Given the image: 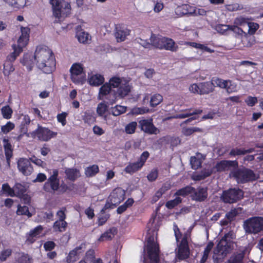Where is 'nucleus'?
I'll use <instances>...</instances> for the list:
<instances>
[{"mask_svg":"<svg viewBox=\"0 0 263 263\" xmlns=\"http://www.w3.org/2000/svg\"><path fill=\"white\" fill-rule=\"evenodd\" d=\"M36 65L43 72L50 73L56 65L55 56L52 50L46 46H38L34 53Z\"/></svg>","mask_w":263,"mask_h":263,"instance_id":"nucleus-1","label":"nucleus"},{"mask_svg":"<svg viewBox=\"0 0 263 263\" xmlns=\"http://www.w3.org/2000/svg\"><path fill=\"white\" fill-rule=\"evenodd\" d=\"M49 4L51 5L53 16L57 22L70 13L71 5L65 0H50Z\"/></svg>","mask_w":263,"mask_h":263,"instance_id":"nucleus-2","label":"nucleus"},{"mask_svg":"<svg viewBox=\"0 0 263 263\" xmlns=\"http://www.w3.org/2000/svg\"><path fill=\"white\" fill-rule=\"evenodd\" d=\"M111 87L117 88V93L121 98L127 96L130 91L131 87L128 81L124 78L115 76L108 82Z\"/></svg>","mask_w":263,"mask_h":263,"instance_id":"nucleus-3","label":"nucleus"},{"mask_svg":"<svg viewBox=\"0 0 263 263\" xmlns=\"http://www.w3.org/2000/svg\"><path fill=\"white\" fill-rule=\"evenodd\" d=\"M146 250L150 263H159V248L154 234L147 238Z\"/></svg>","mask_w":263,"mask_h":263,"instance_id":"nucleus-4","label":"nucleus"},{"mask_svg":"<svg viewBox=\"0 0 263 263\" xmlns=\"http://www.w3.org/2000/svg\"><path fill=\"white\" fill-rule=\"evenodd\" d=\"M243 227L246 233L257 234L263 231V218H250L244 221Z\"/></svg>","mask_w":263,"mask_h":263,"instance_id":"nucleus-5","label":"nucleus"},{"mask_svg":"<svg viewBox=\"0 0 263 263\" xmlns=\"http://www.w3.org/2000/svg\"><path fill=\"white\" fill-rule=\"evenodd\" d=\"M70 79L73 83L82 85L86 80V73L83 64L80 63H73L70 69Z\"/></svg>","mask_w":263,"mask_h":263,"instance_id":"nucleus-6","label":"nucleus"},{"mask_svg":"<svg viewBox=\"0 0 263 263\" xmlns=\"http://www.w3.org/2000/svg\"><path fill=\"white\" fill-rule=\"evenodd\" d=\"M234 245V243L232 241H228L225 236L218 243L214 254L217 255V258H223L233 249Z\"/></svg>","mask_w":263,"mask_h":263,"instance_id":"nucleus-7","label":"nucleus"},{"mask_svg":"<svg viewBox=\"0 0 263 263\" xmlns=\"http://www.w3.org/2000/svg\"><path fill=\"white\" fill-rule=\"evenodd\" d=\"M230 176L233 177L238 183H245L256 179L258 176L252 171L247 169L238 170L232 172Z\"/></svg>","mask_w":263,"mask_h":263,"instance_id":"nucleus-8","label":"nucleus"},{"mask_svg":"<svg viewBox=\"0 0 263 263\" xmlns=\"http://www.w3.org/2000/svg\"><path fill=\"white\" fill-rule=\"evenodd\" d=\"M125 191L121 187L114 189L110 193L104 208H114L125 198Z\"/></svg>","mask_w":263,"mask_h":263,"instance_id":"nucleus-9","label":"nucleus"},{"mask_svg":"<svg viewBox=\"0 0 263 263\" xmlns=\"http://www.w3.org/2000/svg\"><path fill=\"white\" fill-rule=\"evenodd\" d=\"M149 154L148 152H144L140 156L137 162L130 163L124 168V171L128 174H132L140 170L144 165Z\"/></svg>","mask_w":263,"mask_h":263,"instance_id":"nucleus-10","label":"nucleus"},{"mask_svg":"<svg viewBox=\"0 0 263 263\" xmlns=\"http://www.w3.org/2000/svg\"><path fill=\"white\" fill-rule=\"evenodd\" d=\"M59 172L58 170H52V174L44 184V190L50 193L54 192L59 189L60 180L58 178Z\"/></svg>","mask_w":263,"mask_h":263,"instance_id":"nucleus-11","label":"nucleus"},{"mask_svg":"<svg viewBox=\"0 0 263 263\" xmlns=\"http://www.w3.org/2000/svg\"><path fill=\"white\" fill-rule=\"evenodd\" d=\"M33 134L40 140L43 141H48L57 135V133L40 125H38L37 128L33 132Z\"/></svg>","mask_w":263,"mask_h":263,"instance_id":"nucleus-12","label":"nucleus"},{"mask_svg":"<svg viewBox=\"0 0 263 263\" xmlns=\"http://www.w3.org/2000/svg\"><path fill=\"white\" fill-rule=\"evenodd\" d=\"M243 197V192L239 189H230L223 192L222 199L224 202L233 203Z\"/></svg>","mask_w":263,"mask_h":263,"instance_id":"nucleus-13","label":"nucleus"},{"mask_svg":"<svg viewBox=\"0 0 263 263\" xmlns=\"http://www.w3.org/2000/svg\"><path fill=\"white\" fill-rule=\"evenodd\" d=\"M190 252L188 243L186 237H184L178 246L176 252V257L180 260L187 258L189 256Z\"/></svg>","mask_w":263,"mask_h":263,"instance_id":"nucleus-14","label":"nucleus"},{"mask_svg":"<svg viewBox=\"0 0 263 263\" xmlns=\"http://www.w3.org/2000/svg\"><path fill=\"white\" fill-rule=\"evenodd\" d=\"M139 123L141 130L145 133L155 135L159 133V130L153 124L152 118L141 120L139 122Z\"/></svg>","mask_w":263,"mask_h":263,"instance_id":"nucleus-15","label":"nucleus"},{"mask_svg":"<svg viewBox=\"0 0 263 263\" xmlns=\"http://www.w3.org/2000/svg\"><path fill=\"white\" fill-rule=\"evenodd\" d=\"M202 112V110L201 109H196L194 111H192L191 110H186L183 113H180L177 115H176L172 117V118L175 119H184L187 117H189L190 116H193V117L189 118L183 122L181 124V126H182L183 124L188 123L193 120H196L198 119L197 115H200Z\"/></svg>","mask_w":263,"mask_h":263,"instance_id":"nucleus-16","label":"nucleus"},{"mask_svg":"<svg viewBox=\"0 0 263 263\" xmlns=\"http://www.w3.org/2000/svg\"><path fill=\"white\" fill-rule=\"evenodd\" d=\"M17 167L19 171L26 176L30 175L33 170L29 160L23 158L18 159Z\"/></svg>","mask_w":263,"mask_h":263,"instance_id":"nucleus-17","label":"nucleus"},{"mask_svg":"<svg viewBox=\"0 0 263 263\" xmlns=\"http://www.w3.org/2000/svg\"><path fill=\"white\" fill-rule=\"evenodd\" d=\"M43 228L41 226H38L34 229L31 230L27 234L26 242L29 243H33L36 239L43 236L45 234L43 233Z\"/></svg>","mask_w":263,"mask_h":263,"instance_id":"nucleus-18","label":"nucleus"},{"mask_svg":"<svg viewBox=\"0 0 263 263\" xmlns=\"http://www.w3.org/2000/svg\"><path fill=\"white\" fill-rule=\"evenodd\" d=\"M238 166L236 161L223 160L217 163L214 167L217 172H222L229 170L231 167H236Z\"/></svg>","mask_w":263,"mask_h":263,"instance_id":"nucleus-19","label":"nucleus"},{"mask_svg":"<svg viewBox=\"0 0 263 263\" xmlns=\"http://www.w3.org/2000/svg\"><path fill=\"white\" fill-rule=\"evenodd\" d=\"M105 79L103 75L99 73H89L87 79L88 83L92 86H99L103 84Z\"/></svg>","mask_w":263,"mask_h":263,"instance_id":"nucleus-20","label":"nucleus"},{"mask_svg":"<svg viewBox=\"0 0 263 263\" xmlns=\"http://www.w3.org/2000/svg\"><path fill=\"white\" fill-rule=\"evenodd\" d=\"M192 197L193 200L201 201L205 200L208 196L207 190L206 188L199 187L193 190Z\"/></svg>","mask_w":263,"mask_h":263,"instance_id":"nucleus-21","label":"nucleus"},{"mask_svg":"<svg viewBox=\"0 0 263 263\" xmlns=\"http://www.w3.org/2000/svg\"><path fill=\"white\" fill-rule=\"evenodd\" d=\"M248 18L243 17L242 16H238L234 21V24L231 25L232 27H235L237 29H233V31L236 32L238 34H241L243 32V30L239 27V26H243L248 24Z\"/></svg>","mask_w":263,"mask_h":263,"instance_id":"nucleus-22","label":"nucleus"},{"mask_svg":"<svg viewBox=\"0 0 263 263\" xmlns=\"http://www.w3.org/2000/svg\"><path fill=\"white\" fill-rule=\"evenodd\" d=\"M161 42L162 44L159 45V49H165L172 51H176L177 49L175 42L171 39L164 37Z\"/></svg>","mask_w":263,"mask_h":263,"instance_id":"nucleus-23","label":"nucleus"},{"mask_svg":"<svg viewBox=\"0 0 263 263\" xmlns=\"http://www.w3.org/2000/svg\"><path fill=\"white\" fill-rule=\"evenodd\" d=\"M82 247H79L71 251L66 257L67 262L74 263L76 262L79 258V256L82 252Z\"/></svg>","mask_w":263,"mask_h":263,"instance_id":"nucleus-24","label":"nucleus"},{"mask_svg":"<svg viewBox=\"0 0 263 263\" xmlns=\"http://www.w3.org/2000/svg\"><path fill=\"white\" fill-rule=\"evenodd\" d=\"M204 159L205 156L200 153H197L196 156L191 157L190 158V164L192 168L194 170L199 168Z\"/></svg>","mask_w":263,"mask_h":263,"instance_id":"nucleus-25","label":"nucleus"},{"mask_svg":"<svg viewBox=\"0 0 263 263\" xmlns=\"http://www.w3.org/2000/svg\"><path fill=\"white\" fill-rule=\"evenodd\" d=\"M130 30L126 28H117L116 32L115 33V37L118 42L124 41L126 37L129 34Z\"/></svg>","mask_w":263,"mask_h":263,"instance_id":"nucleus-26","label":"nucleus"},{"mask_svg":"<svg viewBox=\"0 0 263 263\" xmlns=\"http://www.w3.org/2000/svg\"><path fill=\"white\" fill-rule=\"evenodd\" d=\"M3 144L5 151V154L8 165H10V159L12 156V146L8 139L4 138L3 140Z\"/></svg>","mask_w":263,"mask_h":263,"instance_id":"nucleus-27","label":"nucleus"},{"mask_svg":"<svg viewBox=\"0 0 263 263\" xmlns=\"http://www.w3.org/2000/svg\"><path fill=\"white\" fill-rule=\"evenodd\" d=\"M34 55L27 53L24 55L21 62L24 66H26L28 70H30L34 65Z\"/></svg>","mask_w":263,"mask_h":263,"instance_id":"nucleus-28","label":"nucleus"},{"mask_svg":"<svg viewBox=\"0 0 263 263\" xmlns=\"http://www.w3.org/2000/svg\"><path fill=\"white\" fill-rule=\"evenodd\" d=\"M117 229L115 228H112L106 231L98 238V242H104L111 240L116 234Z\"/></svg>","mask_w":263,"mask_h":263,"instance_id":"nucleus-29","label":"nucleus"},{"mask_svg":"<svg viewBox=\"0 0 263 263\" xmlns=\"http://www.w3.org/2000/svg\"><path fill=\"white\" fill-rule=\"evenodd\" d=\"M212 173V170L211 169L204 168L200 173L193 174L192 178L196 181L201 180L210 176Z\"/></svg>","mask_w":263,"mask_h":263,"instance_id":"nucleus-30","label":"nucleus"},{"mask_svg":"<svg viewBox=\"0 0 263 263\" xmlns=\"http://www.w3.org/2000/svg\"><path fill=\"white\" fill-rule=\"evenodd\" d=\"M111 91V87L108 83L104 84L99 89L98 99L99 100H104L106 96L108 95Z\"/></svg>","mask_w":263,"mask_h":263,"instance_id":"nucleus-31","label":"nucleus"},{"mask_svg":"<svg viewBox=\"0 0 263 263\" xmlns=\"http://www.w3.org/2000/svg\"><path fill=\"white\" fill-rule=\"evenodd\" d=\"M200 95L209 94L214 91V86L211 81L200 83Z\"/></svg>","mask_w":263,"mask_h":263,"instance_id":"nucleus-32","label":"nucleus"},{"mask_svg":"<svg viewBox=\"0 0 263 263\" xmlns=\"http://www.w3.org/2000/svg\"><path fill=\"white\" fill-rule=\"evenodd\" d=\"M76 37L78 41L82 44H88L91 41V36L88 33L84 31H78Z\"/></svg>","mask_w":263,"mask_h":263,"instance_id":"nucleus-33","label":"nucleus"},{"mask_svg":"<svg viewBox=\"0 0 263 263\" xmlns=\"http://www.w3.org/2000/svg\"><path fill=\"white\" fill-rule=\"evenodd\" d=\"M27 189V186L24 183H16L13 186L14 196L21 197L25 193Z\"/></svg>","mask_w":263,"mask_h":263,"instance_id":"nucleus-34","label":"nucleus"},{"mask_svg":"<svg viewBox=\"0 0 263 263\" xmlns=\"http://www.w3.org/2000/svg\"><path fill=\"white\" fill-rule=\"evenodd\" d=\"M67 178L74 181L80 176V173L78 170L76 168H66L65 171Z\"/></svg>","mask_w":263,"mask_h":263,"instance_id":"nucleus-35","label":"nucleus"},{"mask_svg":"<svg viewBox=\"0 0 263 263\" xmlns=\"http://www.w3.org/2000/svg\"><path fill=\"white\" fill-rule=\"evenodd\" d=\"M191 7V6L187 4L178 6L175 9V13L177 15L180 16L187 14H191L192 10Z\"/></svg>","mask_w":263,"mask_h":263,"instance_id":"nucleus-36","label":"nucleus"},{"mask_svg":"<svg viewBox=\"0 0 263 263\" xmlns=\"http://www.w3.org/2000/svg\"><path fill=\"white\" fill-rule=\"evenodd\" d=\"M108 109V104L107 103L103 101L99 103L97 107V113L99 116L103 117L105 116V114Z\"/></svg>","mask_w":263,"mask_h":263,"instance_id":"nucleus-37","label":"nucleus"},{"mask_svg":"<svg viewBox=\"0 0 263 263\" xmlns=\"http://www.w3.org/2000/svg\"><path fill=\"white\" fill-rule=\"evenodd\" d=\"M7 4L12 7L21 9L23 8L26 4V0H4Z\"/></svg>","mask_w":263,"mask_h":263,"instance_id":"nucleus-38","label":"nucleus"},{"mask_svg":"<svg viewBox=\"0 0 263 263\" xmlns=\"http://www.w3.org/2000/svg\"><path fill=\"white\" fill-rule=\"evenodd\" d=\"M246 250L237 254L234 255L231 257L229 260L225 263H243L242 260L244 255L246 253Z\"/></svg>","mask_w":263,"mask_h":263,"instance_id":"nucleus-39","label":"nucleus"},{"mask_svg":"<svg viewBox=\"0 0 263 263\" xmlns=\"http://www.w3.org/2000/svg\"><path fill=\"white\" fill-rule=\"evenodd\" d=\"M67 223L64 220H57L53 224V228L55 232H64L65 231Z\"/></svg>","mask_w":263,"mask_h":263,"instance_id":"nucleus-40","label":"nucleus"},{"mask_svg":"<svg viewBox=\"0 0 263 263\" xmlns=\"http://www.w3.org/2000/svg\"><path fill=\"white\" fill-rule=\"evenodd\" d=\"M99 171V167L97 165H92L86 167L85 170V174L87 177H92L96 175Z\"/></svg>","mask_w":263,"mask_h":263,"instance_id":"nucleus-41","label":"nucleus"},{"mask_svg":"<svg viewBox=\"0 0 263 263\" xmlns=\"http://www.w3.org/2000/svg\"><path fill=\"white\" fill-rule=\"evenodd\" d=\"M227 80H223L217 77H214L211 79L212 85L214 88L215 87H218L222 89L226 88V84Z\"/></svg>","mask_w":263,"mask_h":263,"instance_id":"nucleus-42","label":"nucleus"},{"mask_svg":"<svg viewBox=\"0 0 263 263\" xmlns=\"http://www.w3.org/2000/svg\"><path fill=\"white\" fill-rule=\"evenodd\" d=\"M126 111V107L122 105H117L115 107H111V114L114 116H119Z\"/></svg>","mask_w":263,"mask_h":263,"instance_id":"nucleus-43","label":"nucleus"},{"mask_svg":"<svg viewBox=\"0 0 263 263\" xmlns=\"http://www.w3.org/2000/svg\"><path fill=\"white\" fill-rule=\"evenodd\" d=\"M226 85V88L224 89L229 93L235 92L238 91L237 84L231 80H227Z\"/></svg>","mask_w":263,"mask_h":263,"instance_id":"nucleus-44","label":"nucleus"},{"mask_svg":"<svg viewBox=\"0 0 263 263\" xmlns=\"http://www.w3.org/2000/svg\"><path fill=\"white\" fill-rule=\"evenodd\" d=\"M5 194L7 196H10L11 197H14L15 193L14 192L13 187H10L8 183L3 184L1 191V194Z\"/></svg>","mask_w":263,"mask_h":263,"instance_id":"nucleus-45","label":"nucleus"},{"mask_svg":"<svg viewBox=\"0 0 263 263\" xmlns=\"http://www.w3.org/2000/svg\"><path fill=\"white\" fill-rule=\"evenodd\" d=\"M237 29L235 27H232L231 25H222L219 24L216 26L215 29L216 30L221 33L224 34L227 31L231 30L233 31V29Z\"/></svg>","mask_w":263,"mask_h":263,"instance_id":"nucleus-46","label":"nucleus"},{"mask_svg":"<svg viewBox=\"0 0 263 263\" xmlns=\"http://www.w3.org/2000/svg\"><path fill=\"white\" fill-rule=\"evenodd\" d=\"M29 41V40L19 36L17 41V43L16 44H13L12 45L15 46V47L23 51V49L28 45Z\"/></svg>","mask_w":263,"mask_h":263,"instance_id":"nucleus-47","label":"nucleus"},{"mask_svg":"<svg viewBox=\"0 0 263 263\" xmlns=\"http://www.w3.org/2000/svg\"><path fill=\"white\" fill-rule=\"evenodd\" d=\"M163 100V97L160 94H154L151 98L150 105L152 107H155L159 105Z\"/></svg>","mask_w":263,"mask_h":263,"instance_id":"nucleus-48","label":"nucleus"},{"mask_svg":"<svg viewBox=\"0 0 263 263\" xmlns=\"http://www.w3.org/2000/svg\"><path fill=\"white\" fill-rule=\"evenodd\" d=\"M2 114L4 118L10 119L11 118L13 113L12 109L8 105L3 106L1 109Z\"/></svg>","mask_w":263,"mask_h":263,"instance_id":"nucleus-49","label":"nucleus"},{"mask_svg":"<svg viewBox=\"0 0 263 263\" xmlns=\"http://www.w3.org/2000/svg\"><path fill=\"white\" fill-rule=\"evenodd\" d=\"M12 47L13 50V52L7 57V60L10 62L14 61L16 58L20 55V54L23 51L20 49L15 47V46L12 45Z\"/></svg>","mask_w":263,"mask_h":263,"instance_id":"nucleus-50","label":"nucleus"},{"mask_svg":"<svg viewBox=\"0 0 263 263\" xmlns=\"http://www.w3.org/2000/svg\"><path fill=\"white\" fill-rule=\"evenodd\" d=\"M164 37L156 36L154 34H152L150 39L152 45L154 47L159 48V45L162 44L161 41L162 39H164Z\"/></svg>","mask_w":263,"mask_h":263,"instance_id":"nucleus-51","label":"nucleus"},{"mask_svg":"<svg viewBox=\"0 0 263 263\" xmlns=\"http://www.w3.org/2000/svg\"><path fill=\"white\" fill-rule=\"evenodd\" d=\"M16 213L19 215H26L28 217H30L32 216V214L29 211L28 208L25 205H18Z\"/></svg>","mask_w":263,"mask_h":263,"instance_id":"nucleus-52","label":"nucleus"},{"mask_svg":"<svg viewBox=\"0 0 263 263\" xmlns=\"http://www.w3.org/2000/svg\"><path fill=\"white\" fill-rule=\"evenodd\" d=\"M149 111V109L146 107H134L131 109L130 114L132 115H142Z\"/></svg>","mask_w":263,"mask_h":263,"instance_id":"nucleus-53","label":"nucleus"},{"mask_svg":"<svg viewBox=\"0 0 263 263\" xmlns=\"http://www.w3.org/2000/svg\"><path fill=\"white\" fill-rule=\"evenodd\" d=\"M137 126L136 122H132L127 124L125 127V132L127 134H132L135 132Z\"/></svg>","mask_w":263,"mask_h":263,"instance_id":"nucleus-54","label":"nucleus"},{"mask_svg":"<svg viewBox=\"0 0 263 263\" xmlns=\"http://www.w3.org/2000/svg\"><path fill=\"white\" fill-rule=\"evenodd\" d=\"M14 70V68L11 62H6L4 64L3 72L5 76H9Z\"/></svg>","mask_w":263,"mask_h":263,"instance_id":"nucleus-55","label":"nucleus"},{"mask_svg":"<svg viewBox=\"0 0 263 263\" xmlns=\"http://www.w3.org/2000/svg\"><path fill=\"white\" fill-rule=\"evenodd\" d=\"M16 259L19 263H29L30 257L28 254L23 253H19L17 254Z\"/></svg>","mask_w":263,"mask_h":263,"instance_id":"nucleus-56","label":"nucleus"},{"mask_svg":"<svg viewBox=\"0 0 263 263\" xmlns=\"http://www.w3.org/2000/svg\"><path fill=\"white\" fill-rule=\"evenodd\" d=\"M193 190H194V189L193 187L190 186H187L184 188H182L178 190L176 192V195L185 196L188 195L189 194L192 193Z\"/></svg>","mask_w":263,"mask_h":263,"instance_id":"nucleus-57","label":"nucleus"},{"mask_svg":"<svg viewBox=\"0 0 263 263\" xmlns=\"http://www.w3.org/2000/svg\"><path fill=\"white\" fill-rule=\"evenodd\" d=\"M201 132V129L198 127H184L182 129V134L185 136H190L195 132Z\"/></svg>","mask_w":263,"mask_h":263,"instance_id":"nucleus-58","label":"nucleus"},{"mask_svg":"<svg viewBox=\"0 0 263 263\" xmlns=\"http://www.w3.org/2000/svg\"><path fill=\"white\" fill-rule=\"evenodd\" d=\"M21 34L20 36L24 37L28 40H29L30 29L28 27H20Z\"/></svg>","mask_w":263,"mask_h":263,"instance_id":"nucleus-59","label":"nucleus"},{"mask_svg":"<svg viewBox=\"0 0 263 263\" xmlns=\"http://www.w3.org/2000/svg\"><path fill=\"white\" fill-rule=\"evenodd\" d=\"M15 125L13 123L9 121L5 125L2 126L1 131L4 134H7L14 129Z\"/></svg>","mask_w":263,"mask_h":263,"instance_id":"nucleus-60","label":"nucleus"},{"mask_svg":"<svg viewBox=\"0 0 263 263\" xmlns=\"http://www.w3.org/2000/svg\"><path fill=\"white\" fill-rule=\"evenodd\" d=\"M191 15L197 16V15H205L206 11L203 8H197L195 7H191Z\"/></svg>","mask_w":263,"mask_h":263,"instance_id":"nucleus-61","label":"nucleus"},{"mask_svg":"<svg viewBox=\"0 0 263 263\" xmlns=\"http://www.w3.org/2000/svg\"><path fill=\"white\" fill-rule=\"evenodd\" d=\"M181 200L180 197H177L175 199L167 201L166 203V206L168 209H172L180 203Z\"/></svg>","mask_w":263,"mask_h":263,"instance_id":"nucleus-62","label":"nucleus"},{"mask_svg":"<svg viewBox=\"0 0 263 263\" xmlns=\"http://www.w3.org/2000/svg\"><path fill=\"white\" fill-rule=\"evenodd\" d=\"M248 26L249 27L248 33L251 34H253L259 28V25L257 23L254 22L248 23Z\"/></svg>","mask_w":263,"mask_h":263,"instance_id":"nucleus-63","label":"nucleus"},{"mask_svg":"<svg viewBox=\"0 0 263 263\" xmlns=\"http://www.w3.org/2000/svg\"><path fill=\"white\" fill-rule=\"evenodd\" d=\"M158 220L156 218L151 219L148 223V228H149V231H155L158 229L159 226L157 224Z\"/></svg>","mask_w":263,"mask_h":263,"instance_id":"nucleus-64","label":"nucleus"}]
</instances>
